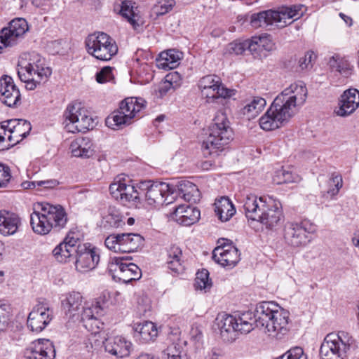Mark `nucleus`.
I'll use <instances>...</instances> for the list:
<instances>
[{
    "label": "nucleus",
    "instance_id": "obj_1",
    "mask_svg": "<svg viewBox=\"0 0 359 359\" xmlns=\"http://www.w3.org/2000/svg\"><path fill=\"white\" fill-rule=\"evenodd\" d=\"M290 313L273 302H263L256 308V313L247 311L236 315L219 313L215 325L222 339L227 342L236 339L238 334H248L257 327L269 337L280 339L288 331Z\"/></svg>",
    "mask_w": 359,
    "mask_h": 359
},
{
    "label": "nucleus",
    "instance_id": "obj_2",
    "mask_svg": "<svg viewBox=\"0 0 359 359\" xmlns=\"http://www.w3.org/2000/svg\"><path fill=\"white\" fill-rule=\"evenodd\" d=\"M307 97V89L303 83H292L284 89L262 115L259 123L262 129L271 131L285 126L302 106Z\"/></svg>",
    "mask_w": 359,
    "mask_h": 359
},
{
    "label": "nucleus",
    "instance_id": "obj_3",
    "mask_svg": "<svg viewBox=\"0 0 359 359\" xmlns=\"http://www.w3.org/2000/svg\"><path fill=\"white\" fill-rule=\"evenodd\" d=\"M67 222V214L60 205L48 203H38L30 215V224L33 231L40 235L48 233L53 228L61 229Z\"/></svg>",
    "mask_w": 359,
    "mask_h": 359
},
{
    "label": "nucleus",
    "instance_id": "obj_4",
    "mask_svg": "<svg viewBox=\"0 0 359 359\" xmlns=\"http://www.w3.org/2000/svg\"><path fill=\"white\" fill-rule=\"evenodd\" d=\"M51 74L52 69L36 53L25 55L18 62V74L27 90H33L38 85L46 82Z\"/></svg>",
    "mask_w": 359,
    "mask_h": 359
},
{
    "label": "nucleus",
    "instance_id": "obj_5",
    "mask_svg": "<svg viewBox=\"0 0 359 359\" xmlns=\"http://www.w3.org/2000/svg\"><path fill=\"white\" fill-rule=\"evenodd\" d=\"M233 132L224 112L218 111L209 127V134L203 141L201 149L205 156H217L232 138Z\"/></svg>",
    "mask_w": 359,
    "mask_h": 359
},
{
    "label": "nucleus",
    "instance_id": "obj_6",
    "mask_svg": "<svg viewBox=\"0 0 359 359\" xmlns=\"http://www.w3.org/2000/svg\"><path fill=\"white\" fill-rule=\"evenodd\" d=\"M305 11L303 5L283 7L279 11H266L251 15V25L255 28L275 25L285 27L293 20L301 18Z\"/></svg>",
    "mask_w": 359,
    "mask_h": 359
},
{
    "label": "nucleus",
    "instance_id": "obj_7",
    "mask_svg": "<svg viewBox=\"0 0 359 359\" xmlns=\"http://www.w3.org/2000/svg\"><path fill=\"white\" fill-rule=\"evenodd\" d=\"M142 98L127 97L120 103L119 108L109 115L105 123L107 127L118 130L132 123V120L139 116L140 111L146 107Z\"/></svg>",
    "mask_w": 359,
    "mask_h": 359
},
{
    "label": "nucleus",
    "instance_id": "obj_8",
    "mask_svg": "<svg viewBox=\"0 0 359 359\" xmlns=\"http://www.w3.org/2000/svg\"><path fill=\"white\" fill-rule=\"evenodd\" d=\"M354 344L353 338L347 332L330 333L320 348L321 359H347Z\"/></svg>",
    "mask_w": 359,
    "mask_h": 359
},
{
    "label": "nucleus",
    "instance_id": "obj_9",
    "mask_svg": "<svg viewBox=\"0 0 359 359\" xmlns=\"http://www.w3.org/2000/svg\"><path fill=\"white\" fill-rule=\"evenodd\" d=\"M137 187L144 196L147 203L150 205H160L172 203L175 187L165 182L141 181Z\"/></svg>",
    "mask_w": 359,
    "mask_h": 359
},
{
    "label": "nucleus",
    "instance_id": "obj_10",
    "mask_svg": "<svg viewBox=\"0 0 359 359\" xmlns=\"http://www.w3.org/2000/svg\"><path fill=\"white\" fill-rule=\"evenodd\" d=\"M87 52L102 61L110 60L118 52L115 41L107 34L97 32L89 34L85 40Z\"/></svg>",
    "mask_w": 359,
    "mask_h": 359
},
{
    "label": "nucleus",
    "instance_id": "obj_11",
    "mask_svg": "<svg viewBox=\"0 0 359 359\" xmlns=\"http://www.w3.org/2000/svg\"><path fill=\"white\" fill-rule=\"evenodd\" d=\"M64 124L69 133H85L93 129L94 120L80 102L69 104L64 112Z\"/></svg>",
    "mask_w": 359,
    "mask_h": 359
},
{
    "label": "nucleus",
    "instance_id": "obj_12",
    "mask_svg": "<svg viewBox=\"0 0 359 359\" xmlns=\"http://www.w3.org/2000/svg\"><path fill=\"white\" fill-rule=\"evenodd\" d=\"M317 226L309 220L300 222H287L283 229V238L285 243L292 247H302L308 244L310 234L316 233Z\"/></svg>",
    "mask_w": 359,
    "mask_h": 359
},
{
    "label": "nucleus",
    "instance_id": "obj_13",
    "mask_svg": "<svg viewBox=\"0 0 359 359\" xmlns=\"http://www.w3.org/2000/svg\"><path fill=\"white\" fill-rule=\"evenodd\" d=\"M130 182V180L125 177L120 176L116 177L109 186V191L112 197L123 203H140L142 192L140 190L137 191L136 187Z\"/></svg>",
    "mask_w": 359,
    "mask_h": 359
},
{
    "label": "nucleus",
    "instance_id": "obj_14",
    "mask_svg": "<svg viewBox=\"0 0 359 359\" xmlns=\"http://www.w3.org/2000/svg\"><path fill=\"white\" fill-rule=\"evenodd\" d=\"M273 198L269 196L257 197L256 195H247L243 201V209L248 219L258 222L269 208L273 207Z\"/></svg>",
    "mask_w": 359,
    "mask_h": 359
},
{
    "label": "nucleus",
    "instance_id": "obj_15",
    "mask_svg": "<svg viewBox=\"0 0 359 359\" xmlns=\"http://www.w3.org/2000/svg\"><path fill=\"white\" fill-rule=\"evenodd\" d=\"M53 311L46 302H39L32 309L27 318V326L32 332L43 330L53 319Z\"/></svg>",
    "mask_w": 359,
    "mask_h": 359
},
{
    "label": "nucleus",
    "instance_id": "obj_16",
    "mask_svg": "<svg viewBox=\"0 0 359 359\" xmlns=\"http://www.w3.org/2000/svg\"><path fill=\"white\" fill-rule=\"evenodd\" d=\"M29 30L25 19L18 18L12 20L8 26L0 31V39L5 46L13 47L18 44Z\"/></svg>",
    "mask_w": 359,
    "mask_h": 359
},
{
    "label": "nucleus",
    "instance_id": "obj_17",
    "mask_svg": "<svg viewBox=\"0 0 359 359\" xmlns=\"http://www.w3.org/2000/svg\"><path fill=\"white\" fill-rule=\"evenodd\" d=\"M0 126L5 132L8 148L21 142L32 129L30 123L22 119H10L3 121Z\"/></svg>",
    "mask_w": 359,
    "mask_h": 359
},
{
    "label": "nucleus",
    "instance_id": "obj_18",
    "mask_svg": "<svg viewBox=\"0 0 359 359\" xmlns=\"http://www.w3.org/2000/svg\"><path fill=\"white\" fill-rule=\"evenodd\" d=\"M100 262L99 250L90 243H79L76 251L75 266L78 271L84 273L95 268Z\"/></svg>",
    "mask_w": 359,
    "mask_h": 359
},
{
    "label": "nucleus",
    "instance_id": "obj_19",
    "mask_svg": "<svg viewBox=\"0 0 359 359\" xmlns=\"http://www.w3.org/2000/svg\"><path fill=\"white\" fill-rule=\"evenodd\" d=\"M222 241L223 243L214 249L212 259L223 267L230 269L239 262L241 254L231 241L226 239Z\"/></svg>",
    "mask_w": 359,
    "mask_h": 359
},
{
    "label": "nucleus",
    "instance_id": "obj_20",
    "mask_svg": "<svg viewBox=\"0 0 359 359\" xmlns=\"http://www.w3.org/2000/svg\"><path fill=\"white\" fill-rule=\"evenodd\" d=\"M198 86L202 95L208 98H226L231 95V91L223 86L220 78L215 75L203 76Z\"/></svg>",
    "mask_w": 359,
    "mask_h": 359
},
{
    "label": "nucleus",
    "instance_id": "obj_21",
    "mask_svg": "<svg viewBox=\"0 0 359 359\" xmlns=\"http://www.w3.org/2000/svg\"><path fill=\"white\" fill-rule=\"evenodd\" d=\"M25 359H54L55 350L53 343L46 339L32 341L24 351Z\"/></svg>",
    "mask_w": 359,
    "mask_h": 359
},
{
    "label": "nucleus",
    "instance_id": "obj_22",
    "mask_svg": "<svg viewBox=\"0 0 359 359\" xmlns=\"http://www.w3.org/2000/svg\"><path fill=\"white\" fill-rule=\"evenodd\" d=\"M109 267L110 271L117 272L118 278L123 283L138 280L141 277V270L138 266L132 262H123L122 258L112 259Z\"/></svg>",
    "mask_w": 359,
    "mask_h": 359
},
{
    "label": "nucleus",
    "instance_id": "obj_23",
    "mask_svg": "<svg viewBox=\"0 0 359 359\" xmlns=\"http://www.w3.org/2000/svg\"><path fill=\"white\" fill-rule=\"evenodd\" d=\"M79 238L74 232L67 234L64 241L58 244L53 250L54 258L60 263L69 262L76 252Z\"/></svg>",
    "mask_w": 359,
    "mask_h": 359
},
{
    "label": "nucleus",
    "instance_id": "obj_24",
    "mask_svg": "<svg viewBox=\"0 0 359 359\" xmlns=\"http://www.w3.org/2000/svg\"><path fill=\"white\" fill-rule=\"evenodd\" d=\"M1 101L7 106L16 107L20 102V93L9 76H3L0 80Z\"/></svg>",
    "mask_w": 359,
    "mask_h": 359
},
{
    "label": "nucleus",
    "instance_id": "obj_25",
    "mask_svg": "<svg viewBox=\"0 0 359 359\" xmlns=\"http://www.w3.org/2000/svg\"><path fill=\"white\" fill-rule=\"evenodd\" d=\"M102 345L107 352L120 358L128 356L132 348L131 342L121 336L109 337L102 340Z\"/></svg>",
    "mask_w": 359,
    "mask_h": 359
},
{
    "label": "nucleus",
    "instance_id": "obj_26",
    "mask_svg": "<svg viewBox=\"0 0 359 359\" xmlns=\"http://www.w3.org/2000/svg\"><path fill=\"white\" fill-rule=\"evenodd\" d=\"M359 105V91L350 88L344 92L339 102V107L335 113L339 116H347L352 114Z\"/></svg>",
    "mask_w": 359,
    "mask_h": 359
},
{
    "label": "nucleus",
    "instance_id": "obj_27",
    "mask_svg": "<svg viewBox=\"0 0 359 359\" xmlns=\"http://www.w3.org/2000/svg\"><path fill=\"white\" fill-rule=\"evenodd\" d=\"M200 215V210L197 208L181 205L175 208L172 218L181 225L191 226L198 221Z\"/></svg>",
    "mask_w": 359,
    "mask_h": 359
},
{
    "label": "nucleus",
    "instance_id": "obj_28",
    "mask_svg": "<svg viewBox=\"0 0 359 359\" xmlns=\"http://www.w3.org/2000/svg\"><path fill=\"white\" fill-rule=\"evenodd\" d=\"M21 226V219L15 213L0 210V234L9 236L16 233Z\"/></svg>",
    "mask_w": 359,
    "mask_h": 359
},
{
    "label": "nucleus",
    "instance_id": "obj_29",
    "mask_svg": "<svg viewBox=\"0 0 359 359\" xmlns=\"http://www.w3.org/2000/svg\"><path fill=\"white\" fill-rule=\"evenodd\" d=\"M166 264L168 269L175 274H180L184 271V261L182 249L172 245L167 249Z\"/></svg>",
    "mask_w": 359,
    "mask_h": 359
},
{
    "label": "nucleus",
    "instance_id": "obj_30",
    "mask_svg": "<svg viewBox=\"0 0 359 359\" xmlns=\"http://www.w3.org/2000/svg\"><path fill=\"white\" fill-rule=\"evenodd\" d=\"M273 207L269 208L258 221L269 229L276 228L283 220L280 203L276 200L273 202Z\"/></svg>",
    "mask_w": 359,
    "mask_h": 359
},
{
    "label": "nucleus",
    "instance_id": "obj_31",
    "mask_svg": "<svg viewBox=\"0 0 359 359\" xmlns=\"http://www.w3.org/2000/svg\"><path fill=\"white\" fill-rule=\"evenodd\" d=\"M72 155L75 157L89 158L94 154L93 142L89 137H79L70 145Z\"/></svg>",
    "mask_w": 359,
    "mask_h": 359
},
{
    "label": "nucleus",
    "instance_id": "obj_32",
    "mask_svg": "<svg viewBox=\"0 0 359 359\" xmlns=\"http://www.w3.org/2000/svg\"><path fill=\"white\" fill-rule=\"evenodd\" d=\"M83 297L79 292H72L67 294L66 299L62 302V306L65 313L69 318L79 316L82 306Z\"/></svg>",
    "mask_w": 359,
    "mask_h": 359
},
{
    "label": "nucleus",
    "instance_id": "obj_33",
    "mask_svg": "<svg viewBox=\"0 0 359 359\" xmlns=\"http://www.w3.org/2000/svg\"><path fill=\"white\" fill-rule=\"evenodd\" d=\"M266 102L261 97H254L245 102L243 108L240 110L241 114L247 119L255 118L264 108Z\"/></svg>",
    "mask_w": 359,
    "mask_h": 359
},
{
    "label": "nucleus",
    "instance_id": "obj_34",
    "mask_svg": "<svg viewBox=\"0 0 359 359\" xmlns=\"http://www.w3.org/2000/svg\"><path fill=\"white\" fill-rule=\"evenodd\" d=\"M169 344L160 355V359H187L183 350L182 341L177 337H170Z\"/></svg>",
    "mask_w": 359,
    "mask_h": 359
},
{
    "label": "nucleus",
    "instance_id": "obj_35",
    "mask_svg": "<svg viewBox=\"0 0 359 359\" xmlns=\"http://www.w3.org/2000/svg\"><path fill=\"white\" fill-rule=\"evenodd\" d=\"M175 187V186H174ZM182 198L190 203H197L200 201V191L194 183L187 180H181L176 185Z\"/></svg>",
    "mask_w": 359,
    "mask_h": 359
},
{
    "label": "nucleus",
    "instance_id": "obj_36",
    "mask_svg": "<svg viewBox=\"0 0 359 359\" xmlns=\"http://www.w3.org/2000/svg\"><path fill=\"white\" fill-rule=\"evenodd\" d=\"M121 252L137 251L144 245V238L138 233H121Z\"/></svg>",
    "mask_w": 359,
    "mask_h": 359
},
{
    "label": "nucleus",
    "instance_id": "obj_37",
    "mask_svg": "<svg viewBox=\"0 0 359 359\" xmlns=\"http://www.w3.org/2000/svg\"><path fill=\"white\" fill-rule=\"evenodd\" d=\"M215 211L222 222H226L236 213L233 204L228 197H222L215 203Z\"/></svg>",
    "mask_w": 359,
    "mask_h": 359
},
{
    "label": "nucleus",
    "instance_id": "obj_38",
    "mask_svg": "<svg viewBox=\"0 0 359 359\" xmlns=\"http://www.w3.org/2000/svg\"><path fill=\"white\" fill-rule=\"evenodd\" d=\"M182 53L174 49L168 50L161 53L158 66L165 69H172L179 65Z\"/></svg>",
    "mask_w": 359,
    "mask_h": 359
},
{
    "label": "nucleus",
    "instance_id": "obj_39",
    "mask_svg": "<svg viewBox=\"0 0 359 359\" xmlns=\"http://www.w3.org/2000/svg\"><path fill=\"white\" fill-rule=\"evenodd\" d=\"M133 3L130 1H123L121 6L119 13L133 27L136 29L139 27V15L136 13V8L134 7Z\"/></svg>",
    "mask_w": 359,
    "mask_h": 359
},
{
    "label": "nucleus",
    "instance_id": "obj_40",
    "mask_svg": "<svg viewBox=\"0 0 359 359\" xmlns=\"http://www.w3.org/2000/svg\"><path fill=\"white\" fill-rule=\"evenodd\" d=\"M118 292L111 293L108 291H104L101 295L93 302V308L95 310V313L97 316H102L104 311L108 309L111 305L114 304L116 302L112 299V296L118 294Z\"/></svg>",
    "mask_w": 359,
    "mask_h": 359
},
{
    "label": "nucleus",
    "instance_id": "obj_41",
    "mask_svg": "<svg viewBox=\"0 0 359 359\" xmlns=\"http://www.w3.org/2000/svg\"><path fill=\"white\" fill-rule=\"evenodd\" d=\"M175 6V0H158L153 6L151 11V17L157 20L160 16L164 15L172 10Z\"/></svg>",
    "mask_w": 359,
    "mask_h": 359
},
{
    "label": "nucleus",
    "instance_id": "obj_42",
    "mask_svg": "<svg viewBox=\"0 0 359 359\" xmlns=\"http://www.w3.org/2000/svg\"><path fill=\"white\" fill-rule=\"evenodd\" d=\"M135 331L140 333L142 339L144 341L153 340L158 334L156 325L150 321L137 325Z\"/></svg>",
    "mask_w": 359,
    "mask_h": 359
},
{
    "label": "nucleus",
    "instance_id": "obj_43",
    "mask_svg": "<svg viewBox=\"0 0 359 359\" xmlns=\"http://www.w3.org/2000/svg\"><path fill=\"white\" fill-rule=\"evenodd\" d=\"M329 65L332 69L346 76L351 74V65L346 60L341 58L338 55H334L330 59Z\"/></svg>",
    "mask_w": 359,
    "mask_h": 359
},
{
    "label": "nucleus",
    "instance_id": "obj_44",
    "mask_svg": "<svg viewBox=\"0 0 359 359\" xmlns=\"http://www.w3.org/2000/svg\"><path fill=\"white\" fill-rule=\"evenodd\" d=\"M299 180L298 175L292 174L291 172L285 170H279L276 172L273 177L275 184H281L285 183L297 182Z\"/></svg>",
    "mask_w": 359,
    "mask_h": 359
},
{
    "label": "nucleus",
    "instance_id": "obj_45",
    "mask_svg": "<svg viewBox=\"0 0 359 359\" xmlns=\"http://www.w3.org/2000/svg\"><path fill=\"white\" fill-rule=\"evenodd\" d=\"M94 303H92L91 306L88 307L83 306L82 312L81 314V320L85 323V326L87 327L90 321H93L95 323L97 327H98L99 321L97 318L101 316H97L95 313V310L93 308Z\"/></svg>",
    "mask_w": 359,
    "mask_h": 359
},
{
    "label": "nucleus",
    "instance_id": "obj_46",
    "mask_svg": "<svg viewBox=\"0 0 359 359\" xmlns=\"http://www.w3.org/2000/svg\"><path fill=\"white\" fill-rule=\"evenodd\" d=\"M247 50L246 39H238L229 43L225 48V54L242 55Z\"/></svg>",
    "mask_w": 359,
    "mask_h": 359
},
{
    "label": "nucleus",
    "instance_id": "obj_47",
    "mask_svg": "<svg viewBox=\"0 0 359 359\" xmlns=\"http://www.w3.org/2000/svg\"><path fill=\"white\" fill-rule=\"evenodd\" d=\"M99 338L100 335L91 334L90 337L84 339L81 348L85 349L88 353H93L102 345V338Z\"/></svg>",
    "mask_w": 359,
    "mask_h": 359
},
{
    "label": "nucleus",
    "instance_id": "obj_48",
    "mask_svg": "<svg viewBox=\"0 0 359 359\" xmlns=\"http://www.w3.org/2000/svg\"><path fill=\"white\" fill-rule=\"evenodd\" d=\"M121 233L111 234L104 241L106 247L115 252H121Z\"/></svg>",
    "mask_w": 359,
    "mask_h": 359
},
{
    "label": "nucleus",
    "instance_id": "obj_49",
    "mask_svg": "<svg viewBox=\"0 0 359 359\" xmlns=\"http://www.w3.org/2000/svg\"><path fill=\"white\" fill-rule=\"evenodd\" d=\"M11 179L12 175L10 167L6 164L0 163V189L8 187Z\"/></svg>",
    "mask_w": 359,
    "mask_h": 359
},
{
    "label": "nucleus",
    "instance_id": "obj_50",
    "mask_svg": "<svg viewBox=\"0 0 359 359\" xmlns=\"http://www.w3.org/2000/svg\"><path fill=\"white\" fill-rule=\"evenodd\" d=\"M196 287L203 290L210 287L211 283L209 280V273L208 270L203 269L196 273Z\"/></svg>",
    "mask_w": 359,
    "mask_h": 359
},
{
    "label": "nucleus",
    "instance_id": "obj_51",
    "mask_svg": "<svg viewBox=\"0 0 359 359\" xmlns=\"http://www.w3.org/2000/svg\"><path fill=\"white\" fill-rule=\"evenodd\" d=\"M246 47L248 50L255 57H261V46L258 41V36H254L250 39H246Z\"/></svg>",
    "mask_w": 359,
    "mask_h": 359
},
{
    "label": "nucleus",
    "instance_id": "obj_52",
    "mask_svg": "<svg viewBox=\"0 0 359 359\" xmlns=\"http://www.w3.org/2000/svg\"><path fill=\"white\" fill-rule=\"evenodd\" d=\"M114 79L112 68L105 67L96 74V81L100 83L111 81Z\"/></svg>",
    "mask_w": 359,
    "mask_h": 359
},
{
    "label": "nucleus",
    "instance_id": "obj_53",
    "mask_svg": "<svg viewBox=\"0 0 359 359\" xmlns=\"http://www.w3.org/2000/svg\"><path fill=\"white\" fill-rule=\"evenodd\" d=\"M257 36L262 50H264L271 52L276 49V44L273 42L270 36L265 34Z\"/></svg>",
    "mask_w": 359,
    "mask_h": 359
},
{
    "label": "nucleus",
    "instance_id": "obj_54",
    "mask_svg": "<svg viewBox=\"0 0 359 359\" xmlns=\"http://www.w3.org/2000/svg\"><path fill=\"white\" fill-rule=\"evenodd\" d=\"M106 222L112 227L118 228L125 224L123 217L117 212H110L106 217Z\"/></svg>",
    "mask_w": 359,
    "mask_h": 359
},
{
    "label": "nucleus",
    "instance_id": "obj_55",
    "mask_svg": "<svg viewBox=\"0 0 359 359\" xmlns=\"http://www.w3.org/2000/svg\"><path fill=\"white\" fill-rule=\"evenodd\" d=\"M316 56L312 51L307 52L304 57L299 60V66L302 70L312 67V62L316 59Z\"/></svg>",
    "mask_w": 359,
    "mask_h": 359
},
{
    "label": "nucleus",
    "instance_id": "obj_56",
    "mask_svg": "<svg viewBox=\"0 0 359 359\" xmlns=\"http://www.w3.org/2000/svg\"><path fill=\"white\" fill-rule=\"evenodd\" d=\"M9 306L6 304L0 305V331L4 330L9 320Z\"/></svg>",
    "mask_w": 359,
    "mask_h": 359
},
{
    "label": "nucleus",
    "instance_id": "obj_57",
    "mask_svg": "<svg viewBox=\"0 0 359 359\" xmlns=\"http://www.w3.org/2000/svg\"><path fill=\"white\" fill-rule=\"evenodd\" d=\"M191 339L196 343H201L203 337L202 329L198 326H193L190 332Z\"/></svg>",
    "mask_w": 359,
    "mask_h": 359
},
{
    "label": "nucleus",
    "instance_id": "obj_58",
    "mask_svg": "<svg viewBox=\"0 0 359 359\" xmlns=\"http://www.w3.org/2000/svg\"><path fill=\"white\" fill-rule=\"evenodd\" d=\"M332 182L335 185V189H332L328 191V194H330L332 196H334L338 194L339 189L342 187L343 182L342 177L341 175H332Z\"/></svg>",
    "mask_w": 359,
    "mask_h": 359
},
{
    "label": "nucleus",
    "instance_id": "obj_59",
    "mask_svg": "<svg viewBox=\"0 0 359 359\" xmlns=\"http://www.w3.org/2000/svg\"><path fill=\"white\" fill-rule=\"evenodd\" d=\"M38 187H43L44 189H53L59 184L57 180H39Z\"/></svg>",
    "mask_w": 359,
    "mask_h": 359
},
{
    "label": "nucleus",
    "instance_id": "obj_60",
    "mask_svg": "<svg viewBox=\"0 0 359 359\" xmlns=\"http://www.w3.org/2000/svg\"><path fill=\"white\" fill-rule=\"evenodd\" d=\"M172 83L168 81L163 82L158 88V93L161 97L164 96L172 87Z\"/></svg>",
    "mask_w": 359,
    "mask_h": 359
},
{
    "label": "nucleus",
    "instance_id": "obj_61",
    "mask_svg": "<svg viewBox=\"0 0 359 359\" xmlns=\"http://www.w3.org/2000/svg\"><path fill=\"white\" fill-rule=\"evenodd\" d=\"M37 183L38 181H25L22 183L21 186L25 189H32L39 188Z\"/></svg>",
    "mask_w": 359,
    "mask_h": 359
},
{
    "label": "nucleus",
    "instance_id": "obj_62",
    "mask_svg": "<svg viewBox=\"0 0 359 359\" xmlns=\"http://www.w3.org/2000/svg\"><path fill=\"white\" fill-rule=\"evenodd\" d=\"M219 355L216 351L213 349L211 352L208 353L205 359H219Z\"/></svg>",
    "mask_w": 359,
    "mask_h": 359
},
{
    "label": "nucleus",
    "instance_id": "obj_63",
    "mask_svg": "<svg viewBox=\"0 0 359 359\" xmlns=\"http://www.w3.org/2000/svg\"><path fill=\"white\" fill-rule=\"evenodd\" d=\"M135 359H154V358L153 356H151L149 354L141 353Z\"/></svg>",
    "mask_w": 359,
    "mask_h": 359
},
{
    "label": "nucleus",
    "instance_id": "obj_64",
    "mask_svg": "<svg viewBox=\"0 0 359 359\" xmlns=\"http://www.w3.org/2000/svg\"><path fill=\"white\" fill-rule=\"evenodd\" d=\"M4 243L0 241V261L3 259V252L4 251Z\"/></svg>",
    "mask_w": 359,
    "mask_h": 359
}]
</instances>
